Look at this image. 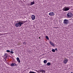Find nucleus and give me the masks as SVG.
Masks as SVG:
<instances>
[{"mask_svg": "<svg viewBox=\"0 0 73 73\" xmlns=\"http://www.w3.org/2000/svg\"><path fill=\"white\" fill-rule=\"evenodd\" d=\"M68 62V59H65L64 60V64H66L67 62Z\"/></svg>", "mask_w": 73, "mask_h": 73, "instance_id": "nucleus-7", "label": "nucleus"}, {"mask_svg": "<svg viewBox=\"0 0 73 73\" xmlns=\"http://www.w3.org/2000/svg\"><path fill=\"white\" fill-rule=\"evenodd\" d=\"M45 70H42V73H45Z\"/></svg>", "mask_w": 73, "mask_h": 73, "instance_id": "nucleus-14", "label": "nucleus"}, {"mask_svg": "<svg viewBox=\"0 0 73 73\" xmlns=\"http://www.w3.org/2000/svg\"><path fill=\"white\" fill-rule=\"evenodd\" d=\"M39 38L40 39V37H39Z\"/></svg>", "mask_w": 73, "mask_h": 73, "instance_id": "nucleus-24", "label": "nucleus"}, {"mask_svg": "<svg viewBox=\"0 0 73 73\" xmlns=\"http://www.w3.org/2000/svg\"><path fill=\"white\" fill-rule=\"evenodd\" d=\"M17 61H19V60H20L19 59V58L18 57L17 58Z\"/></svg>", "mask_w": 73, "mask_h": 73, "instance_id": "nucleus-18", "label": "nucleus"}, {"mask_svg": "<svg viewBox=\"0 0 73 73\" xmlns=\"http://www.w3.org/2000/svg\"><path fill=\"white\" fill-rule=\"evenodd\" d=\"M72 13H68L67 14V16L68 18H70L72 17Z\"/></svg>", "mask_w": 73, "mask_h": 73, "instance_id": "nucleus-3", "label": "nucleus"}, {"mask_svg": "<svg viewBox=\"0 0 73 73\" xmlns=\"http://www.w3.org/2000/svg\"><path fill=\"white\" fill-rule=\"evenodd\" d=\"M33 4H35V1H33V2H31V4H30L31 5H33Z\"/></svg>", "mask_w": 73, "mask_h": 73, "instance_id": "nucleus-10", "label": "nucleus"}, {"mask_svg": "<svg viewBox=\"0 0 73 73\" xmlns=\"http://www.w3.org/2000/svg\"><path fill=\"white\" fill-rule=\"evenodd\" d=\"M49 15L50 16H54V13L51 12L49 13Z\"/></svg>", "mask_w": 73, "mask_h": 73, "instance_id": "nucleus-8", "label": "nucleus"}, {"mask_svg": "<svg viewBox=\"0 0 73 73\" xmlns=\"http://www.w3.org/2000/svg\"><path fill=\"white\" fill-rule=\"evenodd\" d=\"M10 53H12V54H13V53H14V52H13V51H11L10 52Z\"/></svg>", "mask_w": 73, "mask_h": 73, "instance_id": "nucleus-19", "label": "nucleus"}, {"mask_svg": "<svg viewBox=\"0 0 73 73\" xmlns=\"http://www.w3.org/2000/svg\"><path fill=\"white\" fill-rule=\"evenodd\" d=\"M42 71V70H39V72H41Z\"/></svg>", "mask_w": 73, "mask_h": 73, "instance_id": "nucleus-20", "label": "nucleus"}, {"mask_svg": "<svg viewBox=\"0 0 73 73\" xmlns=\"http://www.w3.org/2000/svg\"><path fill=\"white\" fill-rule=\"evenodd\" d=\"M43 62L44 63V64H46V63L47 62V61H46V60H45Z\"/></svg>", "mask_w": 73, "mask_h": 73, "instance_id": "nucleus-12", "label": "nucleus"}, {"mask_svg": "<svg viewBox=\"0 0 73 73\" xmlns=\"http://www.w3.org/2000/svg\"><path fill=\"white\" fill-rule=\"evenodd\" d=\"M16 64L14 63H12L11 64V66H16Z\"/></svg>", "mask_w": 73, "mask_h": 73, "instance_id": "nucleus-9", "label": "nucleus"}, {"mask_svg": "<svg viewBox=\"0 0 73 73\" xmlns=\"http://www.w3.org/2000/svg\"><path fill=\"white\" fill-rule=\"evenodd\" d=\"M25 23V21H18V23L15 24V27H21L22 25H23Z\"/></svg>", "mask_w": 73, "mask_h": 73, "instance_id": "nucleus-1", "label": "nucleus"}, {"mask_svg": "<svg viewBox=\"0 0 73 73\" xmlns=\"http://www.w3.org/2000/svg\"><path fill=\"white\" fill-rule=\"evenodd\" d=\"M1 35V34H0V36Z\"/></svg>", "mask_w": 73, "mask_h": 73, "instance_id": "nucleus-25", "label": "nucleus"}, {"mask_svg": "<svg viewBox=\"0 0 73 73\" xmlns=\"http://www.w3.org/2000/svg\"><path fill=\"white\" fill-rule=\"evenodd\" d=\"M63 23L64 24H68V23H69V21H68L67 19H64V20Z\"/></svg>", "mask_w": 73, "mask_h": 73, "instance_id": "nucleus-4", "label": "nucleus"}, {"mask_svg": "<svg viewBox=\"0 0 73 73\" xmlns=\"http://www.w3.org/2000/svg\"><path fill=\"white\" fill-rule=\"evenodd\" d=\"M70 73H73V72H71Z\"/></svg>", "mask_w": 73, "mask_h": 73, "instance_id": "nucleus-26", "label": "nucleus"}, {"mask_svg": "<svg viewBox=\"0 0 73 73\" xmlns=\"http://www.w3.org/2000/svg\"><path fill=\"white\" fill-rule=\"evenodd\" d=\"M24 1H26V0H25Z\"/></svg>", "mask_w": 73, "mask_h": 73, "instance_id": "nucleus-23", "label": "nucleus"}, {"mask_svg": "<svg viewBox=\"0 0 73 73\" xmlns=\"http://www.w3.org/2000/svg\"><path fill=\"white\" fill-rule=\"evenodd\" d=\"M11 50H12V49Z\"/></svg>", "mask_w": 73, "mask_h": 73, "instance_id": "nucleus-27", "label": "nucleus"}, {"mask_svg": "<svg viewBox=\"0 0 73 73\" xmlns=\"http://www.w3.org/2000/svg\"><path fill=\"white\" fill-rule=\"evenodd\" d=\"M52 51L53 52H55V50L53 49L52 50Z\"/></svg>", "mask_w": 73, "mask_h": 73, "instance_id": "nucleus-15", "label": "nucleus"}, {"mask_svg": "<svg viewBox=\"0 0 73 73\" xmlns=\"http://www.w3.org/2000/svg\"><path fill=\"white\" fill-rule=\"evenodd\" d=\"M46 38L48 40H49V37L48 36H46Z\"/></svg>", "mask_w": 73, "mask_h": 73, "instance_id": "nucleus-13", "label": "nucleus"}, {"mask_svg": "<svg viewBox=\"0 0 73 73\" xmlns=\"http://www.w3.org/2000/svg\"><path fill=\"white\" fill-rule=\"evenodd\" d=\"M18 62H19V63H20V60H18Z\"/></svg>", "mask_w": 73, "mask_h": 73, "instance_id": "nucleus-21", "label": "nucleus"}, {"mask_svg": "<svg viewBox=\"0 0 73 73\" xmlns=\"http://www.w3.org/2000/svg\"><path fill=\"white\" fill-rule=\"evenodd\" d=\"M23 44H24V45H26V44H27V43L26 42H23Z\"/></svg>", "mask_w": 73, "mask_h": 73, "instance_id": "nucleus-17", "label": "nucleus"}, {"mask_svg": "<svg viewBox=\"0 0 73 73\" xmlns=\"http://www.w3.org/2000/svg\"><path fill=\"white\" fill-rule=\"evenodd\" d=\"M47 65L48 66H50V65H51V63H50V62H48L47 63Z\"/></svg>", "mask_w": 73, "mask_h": 73, "instance_id": "nucleus-11", "label": "nucleus"}, {"mask_svg": "<svg viewBox=\"0 0 73 73\" xmlns=\"http://www.w3.org/2000/svg\"><path fill=\"white\" fill-rule=\"evenodd\" d=\"M55 50H56L57 51V48H56L55 49Z\"/></svg>", "mask_w": 73, "mask_h": 73, "instance_id": "nucleus-22", "label": "nucleus"}, {"mask_svg": "<svg viewBox=\"0 0 73 73\" xmlns=\"http://www.w3.org/2000/svg\"><path fill=\"white\" fill-rule=\"evenodd\" d=\"M36 17L35 16V15H33L31 16V19L32 20H34L35 19V18Z\"/></svg>", "mask_w": 73, "mask_h": 73, "instance_id": "nucleus-6", "label": "nucleus"}, {"mask_svg": "<svg viewBox=\"0 0 73 73\" xmlns=\"http://www.w3.org/2000/svg\"><path fill=\"white\" fill-rule=\"evenodd\" d=\"M6 52H10V50H6Z\"/></svg>", "mask_w": 73, "mask_h": 73, "instance_id": "nucleus-16", "label": "nucleus"}, {"mask_svg": "<svg viewBox=\"0 0 73 73\" xmlns=\"http://www.w3.org/2000/svg\"><path fill=\"white\" fill-rule=\"evenodd\" d=\"M49 42L50 43V45H51L52 46H53V47H54V46H55L54 43H53V42L50 41Z\"/></svg>", "mask_w": 73, "mask_h": 73, "instance_id": "nucleus-5", "label": "nucleus"}, {"mask_svg": "<svg viewBox=\"0 0 73 73\" xmlns=\"http://www.w3.org/2000/svg\"><path fill=\"white\" fill-rule=\"evenodd\" d=\"M70 9V7H65L63 9V10L64 11H68Z\"/></svg>", "mask_w": 73, "mask_h": 73, "instance_id": "nucleus-2", "label": "nucleus"}]
</instances>
